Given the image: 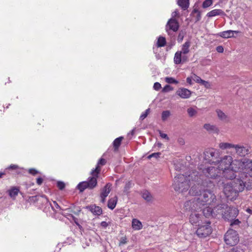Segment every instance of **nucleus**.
<instances>
[{
    "mask_svg": "<svg viewBox=\"0 0 252 252\" xmlns=\"http://www.w3.org/2000/svg\"><path fill=\"white\" fill-rule=\"evenodd\" d=\"M29 173L33 175H35L38 173V171L35 169L32 168L29 169Z\"/></svg>",
    "mask_w": 252,
    "mask_h": 252,
    "instance_id": "6e6d98bb",
    "label": "nucleus"
},
{
    "mask_svg": "<svg viewBox=\"0 0 252 252\" xmlns=\"http://www.w3.org/2000/svg\"><path fill=\"white\" fill-rule=\"evenodd\" d=\"M190 42L189 40L186 41L183 45L182 47V50L180 51L182 52V53L185 55L188 54L189 52V48L190 46Z\"/></svg>",
    "mask_w": 252,
    "mask_h": 252,
    "instance_id": "bb28decb",
    "label": "nucleus"
},
{
    "mask_svg": "<svg viewBox=\"0 0 252 252\" xmlns=\"http://www.w3.org/2000/svg\"><path fill=\"white\" fill-rule=\"evenodd\" d=\"M238 33V31L228 30L221 32L219 33V35L223 38H230L233 36V33Z\"/></svg>",
    "mask_w": 252,
    "mask_h": 252,
    "instance_id": "b1692460",
    "label": "nucleus"
},
{
    "mask_svg": "<svg viewBox=\"0 0 252 252\" xmlns=\"http://www.w3.org/2000/svg\"><path fill=\"white\" fill-rule=\"evenodd\" d=\"M213 4L212 0H205L202 3V7L206 8L210 6Z\"/></svg>",
    "mask_w": 252,
    "mask_h": 252,
    "instance_id": "4c0bfd02",
    "label": "nucleus"
},
{
    "mask_svg": "<svg viewBox=\"0 0 252 252\" xmlns=\"http://www.w3.org/2000/svg\"><path fill=\"white\" fill-rule=\"evenodd\" d=\"M192 80H193L192 78V76L191 77H189L187 78V82L189 83V85H192Z\"/></svg>",
    "mask_w": 252,
    "mask_h": 252,
    "instance_id": "052dcab7",
    "label": "nucleus"
},
{
    "mask_svg": "<svg viewBox=\"0 0 252 252\" xmlns=\"http://www.w3.org/2000/svg\"><path fill=\"white\" fill-rule=\"evenodd\" d=\"M57 187L59 189L63 190L65 188V184L63 182L58 181L57 182Z\"/></svg>",
    "mask_w": 252,
    "mask_h": 252,
    "instance_id": "de8ad7c7",
    "label": "nucleus"
},
{
    "mask_svg": "<svg viewBox=\"0 0 252 252\" xmlns=\"http://www.w3.org/2000/svg\"><path fill=\"white\" fill-rule=\"evenodd\" d=\"M198 12H201V11H199V10H198L197 8H194V9L192 10V12H191V15H193V14H194V13H197V14H198Z\"/></svg>",
    "mask_w": 252,
    "mask_h": 252,
    "instance_id": "338daca9",
    "label": "nucleus"
},
{
    "mask_svg": "<svg viewBox=\"0 0 252 252\" xmlns=\"http://www.w3.org/2000/svg\"><path fill=\"white\" fill-rule=\"evenodd\" d=\"M177 95L180 96L182 98H189L191 94V92L186 88H180L176 92Z\"/></svg>",
    "mask_w": 252,
    "mask_h": 252,
    "instance_id": "f3484780",
    "label": "nucleus"
},
{
    "mask_svg": "<svg viewBox=\"0 0 252 252\" xmlns=\"http://www.w3.org/2000/svg\"><path fill=\"white\" fill-rule=\"evenodd\" d=\"M176 16H179V12L177 10L174 11L172 13V18H175Z\"/></svg>",
    "mask_w": 252,
    "mask_h": 252,
    "instance_id": "e2e57ef3",
    "label": "nucleus"
},
{
    "mask_svg": "<svg viewBox=\"0 0 252 252\" xmlns=\"http://www.w3.org/2000/svg\"><path fill=\"white\" fill-rule=\"evenodd\" d=\"M219 148L221 150H225L227 149L233 148L234 144L229 143L221 142L219 144Z\"/></svg>",
    "mask_w": 252,
    "mask_h": 252,
    "instance_id": "c756f323",
    "label": "nucleus"
},
{
    "mask_svg": "<svg viewBox=\"0 0 252 252\" xmlns=\"http://www.w3.org/2000/svg\"><path fill=\"white\" fill-rule=\"evenodd\" d=\"M215 210L219 214H221L222 218L227 221H231L238 216L239 211L237 209L231 207L225 204H220L216 206Z\"/></svg>",
    "mask_w": 252,
    "mask_h": 252,
    "instance_id": "f03ea898",
    "label": "nucleus"
},
{
    "mask_svg": "<svg viewBox=\"0 0 252 252\" xmlns=\"http://www.w3.org/2000/svg\"><path fill=\"white\" fill-rule=\"evenodd\" d=\"M185 34H186V32L183 30L179 32V33L178 34V38H177V40H178V42L180 43L183 41L184 37Z\"/></svg>",
    "mask_w": 252,
    "mask_h": 252,
    "instance_id": "e433bc0d",
    "label": "nucleus"
},
{
    "mask_svg": "<svg viewBox=\"0 0 252 252\" xmlns=\"http://www.w3.org/2000/svg\"><path fill=\"white\" fill-rule=\"evenodd\" d=\"M127 242V238L126 236L122 237L120 239L119 246L126 244Z\"/></svg>",
    "mask_w": 252,
    "mask_h": 252,
    "instance_id": "c03bdc74",
    "label": "nucleus"
},
{
    "mask_svg": "<svg viewBox=\"0 0 252 252\" xmlns=\"http://www.w3.org/2000/svg\"><path fill=\"white\" fill-rule=\"evenodd\" d=\"M86 208L90 211L94 215H100L102 213V209L95 205H92L86 207Z\"/></svg>",
    "mask_w": 252,
    "mask_h": 252,
    "instance_id": "6ab92c4d",
    "label": "nucleus"
},
{
    "mask_svg": "<svg viewBox=\"0 0 252 252\" xmlns=\"http://www.w3.org/2000/svg\"><path fill=\"white\" fill-rule=\"evenodd\" d=\"M218 15L225 16L226 14L223 11L220 9L212 10L207 14V16L208 17H212Z\"/></svg>",
    "mask_w": 252,
    "mask_h": 252,
    "instance_id": "4be33fe9",
    "label": "nucleus"
},
{
    "mask_svg": "<svg viewBox=\"0 0 252 252\" xmlns=\"http://www.w3.org/2000/svg\"><path fill=\"white\" fill-rule=\"evenodd\" d=\"M123 139H124V137L123 136H120L118 138H117L116 139H115L114 140V141H113V147H114V150L115 151L118 150V149L121 144L122 141Z\"/></svg>",
    "mask_w": 252,
    "mask_h": 252,
    "instance_id": "cd10ccee",
    "label": "nucleus"
},
{
    "mask_svg": "<svg viewBox=\"0 0 252 252\" xmlns=\"http://www.w3.org/2000/svg\"><path fill=\"white\" fill-rule=\"evenodd\" d=\"M170 115V112L168 110L164 111L162 113V119L163 120H166Z\"/></svg>",
    "mask_w": 252,
    "mask_h": 252,
    "instance_id": "a18cd8bd",
    "label": "nucleus"
},
{
    "mask_svg": "<svg viewBox=\"0 0 252 252\" xmlns=\"http://www.w3.org/2000/svg\"><path fill=\"white\" fill-rule=\"evenodd\" d=\"M201 208L197 197L187 201L184 203L185 210L188 211H197Z\"/></svg>",
    "mask_w": 252,
    "mask_h": 252,
    "instance_id": "6e6552de",
    "label": "nucleus"
},
{
    "mask_svg": "<svg viewBox=\"0 0 252 252\" xmlns=\"http://www.w3.org/2000/svg\"><path fill=\"white\" fill-rule=\"evenodd\" d=\"M239 241L237 232L233 229H229L224 235V241L231 246L236 245Z\"/></svg>",
    "mask_w": 252,
    "mask_h": 252,
    "instance_id": "423d86ee",
    "label": "nucleus"
},
{
    "mask_svg": "<svg viewBox=\"0 0 252 252\" xmlns=\"http://www.w3.org/2000/svg\"><path fill=\"white\" fill-rule=\"evenodd\" d=\"M244 161L242 160H234L231 168L230 167L224 170L221 171V174L226 179L232 180L235 179L237 172L244 164Z\"/></svg>",
    "mask_w": 252,
    "mask_h": 252,
    "instance_id": "20e7f679",
    "label": "nucleus"
},
{
    "mask_svg": "<svg viewBox=\"0 0 252 252\" xmlns=\"http://www.w3.org/2000/svg\"><path fill=\"white\" fill-rule=\"evenodd\" d=\"M234 160L230 156H224L219 159V161L217 162V164H219L218 167L220 171L224 170L232 166Z\"/></svg>",
    "mask_w": 252,
    "mask_h": 252,
    "instance_id": "1a4fd4ad",
    "label": "nucleus"
},
{
    "mask_svg": "<svg viewBox=\"0 0 252 252\" xmlns=\"http://www.w3.org/2000/svg\"><path fill=\"white\" fill-rule=\"evenodd\" d=\"M216 50L219 53H222L223 52V48L222 46L217 47Z\"/></svg>",
    "mask_w": 252,
    "mask_h": 252,
    "instance_id": "13d9d810",
    "label": "nucleus"
},
{
    "mask_svg": "<svg viewBox=\"0 0 252 252\" xmlns=\"http://www.w3.org/2000/svg\"><path fill=\"white\" fill-rule=\"evenodd\" d=\"M99 174L98 168H95L92 170L91 172V176L89 177L88 180L86 181L89 189H92L96 187L97 185V178Z\"/></svg>",
    "mask_w": 252,
    "mask_h": 252,
    "instance_id": "9d476101",
    "label": "nucleus"
},
{
    "mask_svg": "<svg viewBox=\"0 0 252 252\" xmlns=\"http://www.w3.org/2000/svg\"><path fill=\"white\" fill-rule=\"evenodd\" d=\"M201 215L195 212H192L189 217V221L192 224H199Z\"/></svg>",
    "mask_w": 252,
    "mask_h": 252,
    "instance_id": "aec40b11",
    "label": "nucleus"
},
{
    "mask_svg": "<svg viewBox=\"0 0 252 252\" xmlns=\"http://www.w3.org/2000/svg\"><path fill=\"white\" fill-rule=\"evenodd\" d=\"M179 28V24L177 20L175 18H171L168 21L166 25V31L169 34L170 31L176 32L178 30Z\"/></svg>",
    "mask_w": 252,
    "mask_h": 252,
    "instance_id": "ddd939ff",
    "label": "nucleus"
},
{
    "mask_svg": "<svg viewBox=\"0 0 252 252\" xmlns=\"http://www.w3.org/2000/svg\"><path fill=\"white\" fill-rule=\"evenodd\" d=\"M150 108L147 109L144 113H143L141 115V116L140 117V119L142 120H144L145 118L147 117V116L150 113Z\"/></svg>",
    "mask_w": 252,
    "mask_h": 252,
    "instance_id": "37998d69",
    "label": "nucleus"
},
{
    "mask_svg": "<svg viewBox=\"0 0 252 252\" xmlns=\"http://www.w3.org/2000/svg\"><path fill=\"white\" fill-rule=\"evenodd\" d=\"M158 131L159 132L160 136L162 138H164L168 140H169V138L166 134L163 133L160 130H158Z\"/></svg>",
    "mask_w": 252,
    "mask_h": 252,
    "instance_id": "603ef678",
    "label": "nucleus"
},
{
    "mask_svg": "<svg viewBox=\"0 0 252 252\" xmlns=\"http://www.w3.org/2000/svg\"><path fill=\"white\" fill-rule=\"evenodd\" d=\"M231 221V223H230V225L231 226H233V225H239L240 224V223H241V221L238 220V219H233L232 220L230 221Z\"/></svg>",
    "mask_w": 252,
    "mask_h": 252,
    "instance_id": "8fccbe9b",
    "label": "nucleus"
},
{
    "mask_svg": "<svg viewBox=\"0 0 252 252\" xmlns=\"http://www.w3.org/2000/svg\"><path fill=\"white\" fill-rule=\"evenodd\" d=\"M132 227L134 230H139L142 229V224L140 220L134 219L132 221Z\"/></svg>",
    "mask_w": 252,
    "mask_h": 252,
    "instance_id": "a878e982",
    "label": "nucleus"
},
{
    "mask_svg": "<svg viewBox=\"0 0 252 252\" xmlns=\"http://www.w3.org/2000/svg\"><path fill=\"white\" fill-rule=\"evenodd\" d=\"M142 197L147 202H151L153 200V196L147 190L144 191L142 193Z\"/></svg>",
    "mask_w": 252,
    "mask_h": 252,
    "instance_id": "2f4dec72",
    "label": "nucleus"
},
{
    "mask_svg": "<svg viewBox=\"0 0 252 252\" xmlns=\"http://www.w3.org/2000/svg\"><path fill=\"white\" fill-rule=\"evenodd\" d=\"M166 44L165 38L162 36H160L158 40L157 46L158 47H163Z\"/></svg>",
    "mask_w": 252,
    "mask_h": 252,
    "instance_id": "72a5a7b5",
    "label": "nucleus"
},
{
    "mask_svg": "<svg viewBox=\"0 0 252 252\" xmlns=\"http://www.w3.org/2000/svg\"><path fill=\"white\" fill-rule=\"evenodd\" d=\"M231 182L233 183V186L238 194V192H241L244 189L245 184L242 180L235 179L233 181Z\"/></svg>",
    "mask_w": 252,
    "mask_h": 252,
    "instance_id": "2eb2a0df",
    "label": "nucleus"
},
{
    "mask_svg": "<svg viewBox=\"0 0 252 252\" xmlns=\"http://www.w3.org/2000/svg\"><path fill=\"white\" fill-rule=\"evenodd\" d=\"M165 81L169 84H177L178 82L172 77L165 78Z\"/></svg>",
    "mask_w": 252,
    "mask_h": 252,
    "instance_id": "a19ab883",
    "label": "nucleus"
},
{
    "mask_svg": "<svg viewBox=\"0 0 252 252\" xmlns=\"http://www.w3.org/2000/svg\"><path fill=\"white\" fill-rule=\"evenodd\" d=\"M160 155V153H159V152H158V153H153L151 155H150L148 157V158L149 159H150L151 158H158L159 157V156Z\"/></svg>",
    "mask_w": 252,
    "mask_h": 252,
    "instance_id": "09e8293b",
    "label": "nucleus"
},
{
    "mask_svg": "<svg viewBox=\"0 0 252 252\" xmlns=\"http://www.w3.org/2000/svg\"><path fill=\"white\" fill-rule=\"evenodd\" d=\"M43 182V179L41 177H39L36 180V183L38 185H40Z\"/></svg>",
    "mask_w": 252,
    "mask_h": 252,
    "instance_id": "680f3d73",
    "label": "nucleus"
},
{
    "mask_svg": "<svg viewBox=\"0 0 252 252\" xmlns=\"http://www.w3.org/2000/svg\"><path fill=\"white\" fill-rule=\"evenodd\" d=\"M204 159L206 162L217 164L219 161L220 152L217 149L208 148L204 152Z\"/></svg>",
    "mask_w": 252,
    "mask_h": 252,
    "instance_id": "39448f33",
    "label": "nucleus"
},
{
    "mask_svg": "<svg viewBox=\"0 0 252 252\" xmlns=\"http://www.w3.org/2000/svg\"><path fill=\"white\" fill-rule=\"evenodd\" d=\"M37 197V196H32L30 197V201H35L36 200Z\"/></svg>",
    "mask_w": 252,
    "mask_h": 252,
    "instance_id": "774afa93",
    "label": "nucleus"
},
{
    "mask_svg": "<svg viewBox=\"0 0 252 252\" xmlns=\"http://www.w3.org/2000/svg\"><path fill=\"white\" fill-rule=\"evenodd\" d=\"M106 163V160L105 159H104V158H100L99 161H98L97 162V165L96 166L95 168H98V169H99V173H100V167L99 166V165H105Z\"/></svg>",
    "mask_w": 252,
    "mask_h": 252,
    "instance_id": "ea45409f",
    "label": "nucleus"
},
{
    "mask_svg": "<svg viewBox=\"0 0 252 252\" xmlns=\"http://www.w3.org/2000/svg\"><path fill=\"white\" fill-rule=\"evenodd\" d=\"M131 187V183L130 182H128L126 184L124 191H127Z\"/></svg>",
    "mask_w": 252,
    "mask_h": 252,
    "instance_id": "3c124183",
    "label": "nucleus"
},
{
    "mask_svg": "<svg viewBox=\"0 0 252 252\" xmlns=\"http://www.w3.org/2000/svg\"><path fill=\"white\" fill-rule=\"evenodd\" d=\"M202 172L206 177L210 178H215L221 174V171L219 167L212 166L203 169Z\"/></svg>",
    "mask_w": 252,
    "mask_h": 252,
    "instance_id": "9b49d317",
    "label": "nucleus"
},
{
    "mask_svg": "<svg viewBox=\"0 0 252 252\" xmlns=\"http://www.w3.org/2000/svg\"><path fill=\"white\" fill-rule=\"evenodd\" d=\"M153 87L154 89L156 91L159 90L161 88L160 84L158 82L155 83Z\"/></svg>",
    "mask_w": 252,
    "mask_h": 252,
    "instance_id": "864d4df0",
    "label": "nucleus"
},
{
    "mask_svg": "<svg viewBox=\"0 0 252 252\" xmlns=\"http://www.w3.org/2000/svg\"><path fill=\"white\" fill-rule=\"evenodd\" d=\"M19 191V189L16 188H13L12 189L9 190V194L11 197H16Z\"/></svg>",
    "mask_w": 252,
    "mask_h": 252,
    "instance_id": "473e14b6",
    "label": "nucleus"
},
{
    "mask_svg": "<svg viewBox=\"0 0 252 252\" xmlns=\"http://www.w3.org/2000/svg\"><path fill=\"white\" fill-rule=\"evenodd\" d=\"M198 178V172L196 171H193L188 176L184 174L177 175L174 178L173 188L175 191L183 193L189 189L191 181H196Z\"/></svg>",
    "mask_w": 252,
    "mask_h": 252,
    "instance_id": "f257e3e1",
    "label": "nucleus"
},
{
    "mask_svg": "<svg viewBox=\"0 0 252 252\" xmlns=\"http://www.w3.org/2000/svg\"><path fill=\"white\" fill-rule=\"evenodd\" d=\"M231 252H245L244 249L240 246L236 247L231 249Z\"/></svg>",
    "mask_w": 252,
    "mask_h": 252,
    "instance_id": "79ce46f5",
    "label": "nucleus"
},
{
    "mask_svg": "<svg viewBox=\"0 0 252 252\" xmlns=\"http://www.w3.org/2000/svg\"><path fill=\"white\" fill-rule=\"evenodd\" d=\"M100 225L103 228H106L108 226V223L107 222L103 221L100 223Z\"/></svg>",
    "mask_w": 252,
    "mask_h": 252,
    "instance_id": "bf43d9fd",
    "label": "nucleus"
},
{
    "mask_svg": "<svg viewBox=\"0 0 252 252\" xmlns=\"http://www.w3.org/2000/svg\"><path fill=\"white\" fill-rule=\"evenodd\" d=\"M173 90V88L169 85H166L163 89H162V91L163 92H164V93H166V92H168L170 91H172Z\"/></svg>",
    "mask_w": 252,
    "mask_h": 252,
    "instance_id": "49530a36",
    "label": "nucleus"
},
{
    "mask_svg": "<svg viewBox=\"0 0 252 252\" xmlns=\"http://www.w3.org/2000/svg\"><path fill=\"white\" fill-rule=\"evenodd\" d=\"M182 52L179 51L176 52L174 57V62L176 64H179L181 63L182 61L185 62L187 61V58L185 56L182 57Z\"/></svg>",
    "mask_w": 252,
    "mask_h": 252,
    "instance_id": "a211bd4d",
    "label": "nucleus"
},
{
    "mask_svg": "<svg viewBox=\"0 0 252 252\" xmlns=\"http://www.w3.org/2000/svg\"><path fill=\"white\" fill-rule=\"evenodd\" d=\"M107 197L106 196H100V202L102 203H104L105 202V201H106V198Z\"/></svg>",
    "mask_w": 252,
    "mask_h": 252,
    "instance_id": "0e129e2a",
    "label": "nucleus"
},
{
    "mask_svg": "<svg viewBox=\"0 0 252 252\" xmlns=\"http://www.w3.org/2000/svg\"><path fill=\"white\" fill-rule=\"evenodd\" d=\"M202 190H201V189L199 188V187H197L196 186H192L190 190H189V193L193 196H200L201 193H202Z\"/></svg>",
    "mask_w": 252,
    "mask_h": 252,
    "instance_id": "5701e85b",
    "label": "nucleus"
},
{
    "mask_svg": "<svg viewBox=\"0 0 252 252\" xmlns=\"http://www.w3.org/2000/svg\"><path fill=\"white\" fill-rule=\"evenodd\" d=\"M117 201L118 197L117 196L110 198L108 201L107 207L111 210L114 209L116 207Z\"/></svg>",
    "mask_w": 252,
    "mask_h": 252,
    "instance_id": "393cba45",
    "label": "nucleus"
},
{
    "mask_svg": "<svg viewBox=\"0 0 252 252\" xmlns=\"http://www.w3.org/2000/svg\"><path fill=\"white\" fill-rule=\"evenodd\" d=\"M112 184L107 183L100 190V196H106L108 195L111 190Z\"/></svg>",
    "mask_w": 252,
    "mask_h": 252,
    "instance_id": "412c9836",
    "label": "nucleus"
},
{
    "mask_svg": "<svg viewBox=\"0 0 252 252\" xmlns=\"http://www.w3.org/2000/svg\"><path fill=\"white\" fill-rule=\"evenodd\" d=\"M201 19V12H198L195 18V22L199 21Z\"/></svg>",
    "mask_w": 252,
    "mask_h": 252,
    "instance_id": "4d7b16f0",
    "label": "nucleus"
},
{
    "mask_svg": "<svg viewBox=\"0 0 252 252\" xmlns=\"http://www.w3.org/2000/svg\"><path fill=\"white\" fill-rule=\"evenodd\" d=\"M178 5L182 7L184 10L187 9L189 6V0H178Z\"/></svg>",
    "mask_w": 252,
    "mask_h": 252,
    "instance_id": "c85d7f7f",
    "label": "nucleus"
},
{
    "mask_svg": "<svg viewBox=\"0 0 252 252\" xmlns=\"http://www.w3.org/2000/svg\"><path fill=\"white\" fill-rule=\"evenodd\" d=\"M223 192L227 197H230V199H233L238 195V193L233 186V183H231V182L224 185Z\"/></svg>",
    "mask_w": 252,
    "mask_h": 252,
    "instance_id": "f8f14e48",
    "label": "nucleus"
},
{
    "mask_svg": "<svg viewBox=\"0 0 252 252\" xmlns=\"http://www.w3.org/2000/svg\"><path fill=\"white\" fill-rule=\"evenodd\" d=\"M18 168V166L16 165H11L8 169H16Z\"/></svg>",
    "mask_w": 252,
    "mask_h": 252,
    "instance_id": "69168bd1",
    "label": "nucleus"
},
{
    "mask_svg": "<svg viewBox=\"0 0 252 252\" xmlns=\"http://www.w3.org/2000/svg\"><path fill=\"white\" fill-rule=\"evenodd\" d=\"M210 221H207L205 225H200V224H197L199 227L197 229L196 233L199 237L204 238L211 234L212 229L210 226Z\"/></svg>",
    "mask_w": 252,
    "mask_h": 252,
    "instance_id": "0eeeda50",
    "label": "nucleus"
},
{
    "mask_svg": "<svg viewBox=\"0 0 252 252\" xmlns=\"http://www.w3.org/2000/svg\"><path fill=\"white\" fill-rule=\"evenodd\" d=\"M197 198L201 207L204 205H214L217 200L213 191L207 189L203 190L200 196Z\"/></svg>",
    "mask_w": 252,
    "mask_h": 252,
    "instance_id": "7ed1b4c3",
    "label": "nucleus"
},
{
    "mask_svg": "<svg viewBox=\"0 0 252 252\" xmlns=\"http://www.w3.org/2000/svg\"><path fill=\"white\" fill-rule=\"evenodd\" d=\"M234 149L235 153L239 157H245L246 155L248 154L249 150L248 148L240 145H234L233 148Z\"/></svg>",
    "mask_w": 252,
    "mask_h": 252,
    "instance_id": "4468645a",
    "label": "nucleus"
},
{
    "mask_svg": "<svg viewBox=\"0 0 252 252\" xmlns=\"http://www.w3.org/2000/svg\"><path fill=\"white\" fill-rule=\"evenodd\" d=\"M192 79L196 83L201 84L203 80L200 77L197 76L195 74L193 73L192 75Z\"/></svg>",
    "mask_w": 252,
    "mask_h": 252,
    "instance_id": "58836bf2",
    "label": "nucleus"
},
{
    "mask_svg": "<svg viewBox=\"0 0 252 252\" xmlns=\"http://www.w3.org/2000/svg\"><path fill=\"white\" fill-rule=\"evenodd\" d=\"M215 207L214 209H212L211 207H207L203 210V213L204 216L206 218H209L210 217H216L219 213L216 212V210H215Z\"/></svg>",
    "mask_w": 252,
    "mask_h": 252,
    "instance_id": "dca6fc26",
    "label": "nucleus"
},
{
    "mask_svg": "<svg viewBox=\"0 0 252 252\" xmlns=\"http://www.w3.org/2000/svg\"><path fill=\"white\" fill-rule=\"evenodd\" d=\"M187 112L190 117L196 116L197 111L193 108L190 107L187 109Z\"/></svg>",
    "mask_w": 252,
    "mask_h": 252,
    "instance_id": "c9c22d12",
    "label": "nucleus"
},
{
    "mask_svg": "<svg viewBox=\"0 0 252 252\" xmlns=\"http://www.w3.org/2000/svg\"><path fill=\"white\" fill-rule=\"evenodd\" d=\"M200 85L204 86L205 88L207 89L210 88L211 86L209 82L206 81L205 80H203L202 83L200 84Z\"/></svg>",
    "mask_w": 252,
    "mask_h": 252,
    "instance_id": "5fc2aeb1",
    "label": "nucleus"
},
{
    "mask_svg": "<svg viewBox=\"0 0 252 252\" xmlns=\"http://www.w3.org/2000/svg\"><path fill=\"white\" fill-rule=\"evenodd\" d=\"M217 113L218 116V117L222 121H226L227 120V116L221 110H217Z\"/></svg>",
    "mask_w": 252,
    "mask_h": 252,
    "instance_id": "f704fd0d",
    "label": "nucleus"
},
{
    "mask_svg": "<svg viewBox=\"0 0 252 252\" xmlns=\"http://www.w3.org/2000/svg\"><path fill=\"white\" fill-rule=\"evenodd\" d=\"M77 187L80 192H83L85 189H89V186L86 181L80 182Z\"/></svg>",
    "mask_w": 252,
    "mask_h": 252,
    "instance_id": "7c9ffc66",
    "label": "nucleus"
}]
</instances>
